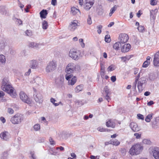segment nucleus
I'll list each match as a JSON object with an SVG mask.
<instances>
[{"instance_id":"nucleus-59","label":"nucleus","mask_w":159,"mask_h":159,"mask_svg":"<svg viewBox=\"0 0 159 159\" xmlns=\"http://www.w3.org/2000/svg\"><path fill=\"white\" fill-rule=\"evenodd\" d=\"M134 135V136H135V137L137 139L140 138L141 136V135L140 134H139L138 133H135Z\"/></svg>"},{"instance_id":"nucleus-32","label":"nucleus","mask_w":159,"mask_h":159,"mask_svg":"<svg viewBox=\"0 0 159 159\" xmlns=\"http://www.w3.org/2000/svg\"><path fill=\"white\" fill-rule=\"evenodd\" d=\"M42 28L44 30H46L48 27V23L45 20L42 22Z\"/></svg>"},{"instance_id":"nucleus-53","label":"nucleus","mask_w":159,"mask_h":159,"mask_svg":"<svg viewBox=\"0 0 159 159\" xmlns=\"http://www.w3.org/2000/svg\"><path fill=\"white\" fill-rule=\"evenodd\" d=\"M88 24L89 25H91L92 23V21L91 17L89 16L87 20Z\"/></svg>"},{"instance_id":"nucleus-19","label":"nucleus","mask_w":159,"mask_h":159,"mask_svg":"<svg viewBox=\"0 0 159 159\" xmlns=\"http://www.w3.org/2000/svg\"><path fill=\"white\" fill-rule=\"evenodd\" d=\"M77 26L76 21L72 22L69 26V29L72 31H73L76 28Z\"/></svg>"},{"instance_id":"nucleus-60","label":"nucleus","mask_w":159,"mask_h":159,"mask_svg":"<svg viewBox=\"0 0 159 159\" xmlns=\"http://www.w3.org/2000/svg\"><path fill=\"white\" fill-rule=\"evenodd\" d=\"M140 79L141 80L140 81H139V82H141L142 84H143L145 82L146 80L145 78L142 77Z\"/></svg>"},{"instance_id":"nucleus-12","label":"nucleus","mask_w":159,"mask_h":159,"mask_svg":"<svg viewBox=\"0 0 159 159\" xmlns=\"http://www.w3.org/2000/svg\"><path fill=\"white\" fill-rule=\"evenodd\" d=\"M150 150V152H152L153 156L155 159H159V148H151Z\"/></svg>"},{"instance_id":"nucleus-43","label":"nucleus","mask_w":159,"mask_h":159,"mask_svg":"<svg viewBox=\"0 0 159 159\" xmlns=\"http://www.w3.org/2000/svg\"><path fill=\"white\" fill-rule=\"evenodd\" d=\"M25 35H27V36H31L32 35V32L30 30H26L25 32Z\"/></svg>"},{"instance_id":"nucleus-39","label":"nucleus","mask_w":159,"mask_h":159,"mask_svg":"<svg viewBox=\"0 0 159 159\" xmlns=\"http://www.w3.org/2000/svg\"><path fill=\"white\" fill-rule=\"evenodd\" d=\"M105 40L107 43H109L110 42L111 39L109 35L107 34L105 35Z\"/></svg>"},{"instance_id":"nucleus-9","label":"nucleus","mask_w":159,"mask_h":159,"mask_svg":"<svg viewBox=\"0 0 159 159\" xmlns=\"http://www.w3.org/2000/svg\"><path fill=\"white\" fill-rule=\"evenodd\" d=\"M72 74H68L66 73L65 75L66 79L68 80V84L69 85H74L76 81V78L75 77H74L72 78L71 80L70 79L71 78L72 76Z\"/></svg>"},{"instance_id":"nucleus-47","label":"nucleus","mask_w":159,"mask_h":159,"mask_svg":"<svg viewBox=\"0 0 159 159\" xmlns=\"http://www.w3.org/2000/svg\"><path fill=\"white\" fill-rule=\"evenodd\" d=\"M143 143L145 144H150L151 143V141L150 140L148 139H144L143 140Z\"/></svg>"},{"instance_id":"nucleus-25","label":"nucleus","mask_w":159,"mask_h":159,"mask_svg":"<svg viewBox=\"0 0 159 159\" xmlns=\"http://www.w3.org/2000/svg\"><path fill=\"white\" fill-rule=\"evenodd\" d=\"M34 82L38 85L42 84H43V80L40 77H37L34 79Z\"/></svg>"},{"instance_id":"nucleus-56","label":"nucleus","mask_w":159,"mask_h":159,"mask_svg":"<svg viewBox=\"0 0 159 159\" xmlns=\"http://www.w3.org/2000/svg\"><path fill=\"white\" fill-rule=\"evenodd\" d=\"M8 112L10 114H12L14 113V110L11 108H9L7 109Z\"/></svg>"},{"instance_id":"nucleus-46","label":"nucleus","mask_w":159,"mask_h":159,"mask_svg":"<svg viewBox=\"0 0 159 159\" xmlns=\"http://www.w3.org/2000/svg\"><path fill=\"white\" fill-rule=\"evenodd\" d=\"M149 64V62L148 61H145L143 63L142 66L143 67H147L148 66Z\"/></svg>"},{"instance_id":"nucleus-4","label":"nucleus","mask_w":159,"mask_h":159,"mask_svg":"<svg viewBox=\"0 0 159 159\" xmlns=\"http://www.w3.org/2000/svg\"><path fill=\"white\" fill-rule=\"evenodd\" d=\"M69 56L70 57L75 60H78L81 57L80 52L75 49H70L69 52Z\"/></svg>"},{"instance_id":"nucleus-33","label":"nucleus","mask_w":159,"mask_h":159,"mask_svg":"<svg viewBox=\"0 0 159 159\" xmlns=\"http://www.w3.org/2000/svg\"><path fill=\"white\" fill-rule=\"evenodd\" d=\"M153 115V114L152 113H151L148 115L145 118V121L147 122H149L150 121L151 119L152 118Z\"/></svg>"},{"instance_id":"nucleus-35","label":"nucleus","mask_w":159,"mask_h":159,"mask_svg":"<svg viewBox=\"0 0 159 159\" xmlns=\"http://www.w3.org/2000/svg\"><path fill=\"white\" fill-rule=\"evenodd\" d=\"M79 10L78 9H77L75 7H72L71 8V11L72 14L73 15H75L76 13H77L78 12H79Z\"/></svg>"},{"instance_id":"nucleus-6","label":"nucleus","mask_w":159,"mask_h":159,"mask_svg":"<svg viewBox=\"0 0 159 159\" xmlns=\"http://www.w3.org/2000/svg\"><path fill=\"white\" fill-rule=\"evenodd\" d=\"M57 67L56 61L53 60L50 61L48 64L45 68L46 72L47 73L52 72L56 69Z\"/></svg>"},{"instance_id":"nucleus-38","label":"nucleus","mask_w":159,"mask_h":159,"mask_svg":"<svg viewBox=\"0 0 159 159\" xmlns=\"http://www.w3.org/2000/svg\"><path fill=\"white\" fill-rule=\"evenodd\" d=\"M116 8L117 6L116 5H115V6H114L110 10V12L109 14V16H112L113 13L116 11Z\"/></svg>"},{"instance_id":"nucleus-37","label":"nucleus","mask_w":159,"mask_h":159,"mask_svg":"<svg viewBox=\"0 0 159 159\" xmlns=\"http://www.w3.org/2000/svg\"><path fill=\"white\" fill-rule=\"evenodd\" d=\"M5 43L4 41H2L0 42V49L3 50L5 47Z\"/></svg>"},{"instance_id":"nucleus-42","label":"nucleus","mask_w":159,"mask_h":159,"mask_svg":"<svg viewBox=\"0 0 159 159\" xmlns=\"http://www.w3.org/2000/svg\"><path fill=\"white\" fill-rule=\"evenodd\" d=\"M115 69V66L113 65H111L108 67L107 70L108 71H111L114 70Z\"/></svg>"},{"instance_id":"nucleus-50","label":"nucleus","mask_w":159,"mask_h":159,"mask_svg":"<svg viewBox=\"0 0 159 159\" xmlns=\"http://www.w3.org/2000/svg\"><path fill=\"white\" fill-rule=\"evenodd\" d=\"M50 101L55 106H57L59 105L57 103H55V102L56 100L53 98H51L50 99Z\"/></svg>"},{"instance_id":"nucleus-22","label":"nucleus","mask_w":159,"mask_h":159,"mask_svg":"<svg viewBox=\"0 0 159 159\" xmlns=\"http://www.w3.org/2000/svg\"><path fill=\"white\" fill-rule=\"evenodd\" d=\"M48 14L47 11L44 9L42 10L39 13L41 18L44 19L46 18Z\"/></svg>"},{"instance_id":"nucleus-10","label":"nucleus","mask_w":159,"mask_h":159,"mask_svg":"<svg viewBox=\"0 0 159 159\" xmlns=\"http://www.w3.org/2000/svg\"><path fill=\"white\" fill-rule=\"evenodd\" d=\"M20 99L23 102L28 104L31 103V102L30 98L28 97L27 95L23 91L20 92Z\"/></svg>"},{"instance_id":"nucleus-36","label":"nucleus","mask_w":159,"mask_h":159,"mask_svg":"<svg viewBox=\"0 0 159 159\" xmlns=\"http://www.w3.org/2000/svg\"><path fill=\"white\" fill-rule=\"evenodd\" d=\"M121 44L119 42L116 43L113 46V48L116 50H118Z\"/></svg>"},{"instance_id":"nucleus-57","label":"nucleus","mask_w":159,"mask_h":159,"mask_svg":"<svg viewBox=\"0 0 159 159\" xmlns=\"http://www.w3.org/2000/svg\"><path fill=\"white\" fill-rule=\"evenodd\" d=\"M49 141L51 145H53L55 144V141L53 140L52 138L50 137L49 138Z\"/></svg>"},{"instance_id":"nucleus-45","label":"nucleus","mask_w":159,"mask_h":159,"mask_svg":"<svg viewBox=\"0 0 159 159\" xmlns=\"http://www.w3.org/2000/svg\"><path fill=\"white\" fill-rule=\"evenodd\" d=\"M75 103L78 105L82 106L83 105V103L81 100H76L75 101Z\"/></svg>"},{"instance_id":"nucleus-58","label":"nucleus","mask_w":159,"mask_h":159,"mask_svg":"<svg viewBox=\"0 0 159 159\" xmlns=\"http://www.w3.org/2000/svg\"><path fill=\"white\" fill-rule=\"evenodd\" d=\"M31 7V6L30 5H28L26 6V8L25 9V11L26 12H29V11L28 10Z\"/></svg>"},{"instance_id":"nucleus-48","label":"nucleus","mask_w":159,"mask_h":159,"mask_svg":"<svg viewBox=\"0 0 159 159\" xmlns=\"http://www.w3.org/2000/svg\"><path fill=\"white\" fill-rule=\"evenodd\" d=\"M138 29L139 32H143L144 30V27L143 26L140 25L138 27Z\"/></svg>"},{"instance_id":"nucleus-24","label":"nucleus","mask_w":159,"mask_h":159,"mask_svg":"<svg viewBox=\"0 0 159 159\" xmlns=\"http://www.w3.org/2000/svg\"><path fill=\"white\" fill-rule=\"evenodd\" d=\"M106 125L108 127H111L114 128L115 127V123L111 121V120H109L107 122Z\"/></svg>"},{"instance_id":"nucleus-23","label":"nucleus","mask_w":159,"mask_h":159,"mask_svg":"<svg viewBox=\"0 0 159 159\" xmlns=\"http://www.w3.org/2000/svg\"><path fill=\"white\" fill-rule=\"evenodd\" d=\"M158 74L157 73H151L149 77V79L152 81L154 80L157 78Z\"/></svg>"},{"instance_id":"nucleus-55","label":"nucleus","mask_w":159,"mask_h":159,"mask_svg":"<svg viewBox=\"0 0 159 159\" xmlns=\"http://www.w3.org/2000/svg\"><path fill=\"white\" fill-rule=\"evenodd\" d=\"M109 95L103 96L105 99H106L108 102H109L111 100V98L109 97Z\"/></svg>"},{"instance_id":"nucleus-5","label":"nucleus","mask_w":159,"mask_h":159,"mask_svg":"<svg viewBox=\"0 0 159 159\" xmlns=\"http://www.w3.org/2000/svg\"><path fill=\"white\" fill-rule=\"evenodd\" d=\"M24 119L23 115L17 113L11 119V121L13 124H17L20 123Z\"/></svg>"},{"instance_id":"nucleus-21","label":"nucleus","mask_w":159,"mask_h":159,"mask_svg":"<svg viewBox=\"0 0 159 159\" xmlns=\"http://www.w3.org/2000/svg\"><path fill=\"white\" fill-rule=\"evenodd\" d=\"M39 44L36 43L34 42H30L28 45L29 48H37L39 47Z\"/></svg>"},{"instance_id":"nucleus-28","label":"nucleus","mask_w":159,"mask_h":159,"mask_svg":"<svg viewBox=\"0 0 159 159\" xmlns=\"http://www.w3.org/2000/svg\"><path fill=\"white\" fill-rule=\"evenodd\" d=\"M102 94L103 96L110 95V93L109 90L108 88V86H106L105 87Z\"/></svg>"},{"instance_id":"nucleus-7","label":"nucleus","mask_w":159,"mask_h":159,"mask_svg":"<svg viewBox=\"0 0 159 159\" xmlns=\"http://www.w3.org/2000/svg\"><path fill=\"white\" fill-rule=\"evenodd\" d=\"M34 98L35 102L39 104L42 103L43 101L42 95L39 92H37L35 89H34Z\"/></svg>"},{"instance_id":"nucleus-49","label":"nucleus","mask_w":159,"mask_h":159,"mask_svg":"<svg viewBox=\"0 0 159 159\" xmlns=\"http://www.w3.org/2000/svg\"><path fill=\"white\" fill-rule=\"evenodd\" d=\"M98 12L99 15H102L103 13V10L102 8H100L98 10Z\"/></svg>"},{"instance_id":"nucleus-16","label":"nucleus","mask_w":159,"mask_h":159,"mask_svg":"<svg viewBox=\"0 0 159 159\" xmlns=\"http://www.w3.org/2000/svg\"><path fill=\"white\" fill-rule=\"evenodd\" d=\"M129 125L132 130L134 132H137L140 130V127L138 126L137 124L136 123L132 122Z\"/></svg>"},{"instance_id":"nucleus-31","label":"nucleus","mask_w":159,"mask_h":159,"mask_svg":"<svg viewBox=\"0 0 159 159\" xmlns=\"http://www.w3.org/2000/svg\"><path fill=\"white\" fill-rule=\"evenodd\" d=\"M30 158L31 159H36L37 157L35 154V152L34 151H31L30 152Z\"/></svg>"},{"instance_id":"nucleus-26","label":"nucleus","mask_w":159,"mask_h":159,"mask_svg":"<svg viewBox=\"0 0 159 159\" xmlns=\"http://www.w3.org/2000/svg\"><path fill=\"white\" fill-rule=\"evenodd\" d=\"M83 88V85L82 84H80L78 85L75 89V91L76 93H78L80 91L82 90Z\"/></svg>"},{"instance_id":"nucleus-14","label":"nucleus","mask_w":159,"mask_h":159,"mask_svg":"<svg viewBox=\"0 0 159 159\" xmlns=\"http://www.w3.org/2000/svg\"><path fill=\"white\" fill-rule=\"evenodd\" d=\"M153 64L155 66H159V51L155 54L153 58Z\"/></svg>"},{"instance_id":"nucleus-52","label":"nucleus","mask_w":159,"mask_h":159,"mask_svg":"<svg viewBox=\"0 0 159 159\" xmlns=\"http://www.w3.org/2000/svg\"><path fill=\"white\" fill-rule=\"evenodd\" d=\"M137 116L138 119H141L143 120H144V117L143 115L140 114H138Z\"/></svg>"},{"instance_id":"nucleus-41","label":"nucleus","mask_w":159,"mask_h":159,"mask_svg":"<svg viewBox=\"0 0 159 159\" xmlns=\"http://www.w3.org/2000/svg\"><path fill=\"white\" fill-rule=\"evenodd\" d=\"M102 27V25H99L97 27V29H98L97 32L98 34H100L102 32L101 30Z\"/></svg>"},{"instance_id":"nucleus-44","label":"nucleus","mask_w":159,"mask_h":159,"mask_svg":"<svg viewBox=\"0 0 159 159\" xmlns=\"http://www.w3.org/2000/svg\"><path fill=\"white\" fill-rule=\"evenodd\" d=\"M34 128L35 131H38L40 129V126L39 124H36L34 126Z\"/></svg>"},{"instance_id":"nucleus-30","label":"nucleus","mask_w":159,"mask_h":159,"mask_svg":"<svg viewBox=\"0 0 159 159\" xmlns=\"http://www.w3.org/2000/svg\"><path fill=\"white\" fill-rule=\"evenodd\" d=\"M6 59L5 56L2 54L0 55V62L2 64H5Z\"/></svg>"},{"instance_id":"nucleus-15","label":"nucleus","mask_w":159,"mask_h":159,"mask_svg":"<svg viewBox=\"0 0 159 159\" xmlns=\"http://www.w3.org/2000/svg\"><path fill=\"white\" fill-rule=\"evenodd\" d=\"M0 137L3 140L7 141L9 139L10 136L8 132L5 131L1 134Z\"/></svg>"},{"instance_id":"nucleus-54","label":"nucleus","mask_w":159,"mask_h":159,"mask_svg":"<svg viewBox=\"0 0 159 159\" xmlns=\"http://www.w3.org/2000/svg\"><path fill=\"white\" fill-rule=\"evenodd\" d=\"M157 2L156 0H151L150 2V4L152 5H155L157 4Z\"/></svg>"},{"instance_id":"nucleus-63","label":"nucleus","mask_w":159,"mask_h":159,"mask_svg":"<svg viewBox=\"0 0 159 159\" xmlns=\"http://www.w3.org/2000/svg\"><path fill=\"white\" fill-rule=\"evenodd\" d=\"M57 0H52L51 4L53 6H55L57 5Z\"/></svg>"},{"instance_id":"nucleus-34","label":"nucleus","mask_w":159,"mask_h":159,"mask_svg":"<svg viewBox=\"0 0 159 159\" xmlns=\"http://www.w3.org/2000/svg\"><path fill=\"white\" fill-rule=\"evenodd\" d=\"M143 85V84L141 83V82H138L137 87L139 92H141L143 89L142 87Z\"/></svg>"},{"instance_id":"nucleus-20","label":"nucleus","mask_w":159,"mask_h":159,"mask_svg":"<svg viewBox=\"0 0 159 159\" xmlns=\"http://www.w3.org/2000/svg\"><path fill=\"white\" fill-rule=\"evenodd\" d=\"M130 48V45L129 44H125L124 45L122 48L121 51L123 52H128Z\"/></svg>"},{"instance_id":"nucleus-11","label":"nucleus","mask_w":159,"mask_h":159,"mask_svg":"<svg viewBox=\"0 0 159 159\" xmlns=\"http://www.w3.org/2000/svg\"><path fill=\"white\" fill-rule=\"evenodd\" d=\"M119 39L120 43L124 44L127 42L129 39V37L126 34H121L119 35Z\"/></svg>"},{"instance_id":"nucleus-62","label":"nucleus","mask_w":159,"mask_h":159,"mask_svg":"<svg viewBox=\"0 0 159 159\" xmlns=\"http://www.w3.org/2000/svg\"><path fill=\"white\" fill-rule=\"evenodd\" d=\"M111 80L113 82H115L116 80V78L115 76H113L111 77Z\"/></svg>"},{"instance_id":"nucleus-40","label":"nucleus","mask_w":159,"mask_h":159,"mask_svg":"<svg viewBox=\"0 0 159 159\" xmlns=\"http://www.w3.org/2000/svg\"><path fill=\"white\" fill-rule=\"evenodd\" d=\"M110 143L115 146H118L119 145L120 142L117 140H115L113 141H111Z\"/></svg>"},{"instance_id":"nucleus-17","label":"nucleus","mask_w":159,"mask_h":159,"mask_svg":"<svg viewBox=\"0 0 159 159\" xmlns=\"http://www.w3.org/2000/svg\"><path fill=\"white\" fill-rule=\"evenodd\" d=\"M38 65V62L35 60H31L30 61V67L33 69H36Z\"/></svg>"},{"instance_id":"nucleus-18","label":"nucleus","mask_w":159,"mask_h":159,"mask_svg":"<svg viewBox=\"0 0 159 159\" xmlns=\"http://www.w3.org/2000/svg\"><path fill=\"white\" fill-rule=\"evenodd\" d=\"M158 11L157 9H155L150 11V16L151 18L153 20H155L156 19V14Z\"/></svg>"},{"instance_id":"nucleus-51","label":"nucleus","mask_w":159,"mask_h":159,"mask_svg":"<svg viewBox=\"0 0 159 159\" xmlns=\"http://www.w3.org/2000/svg\"><path fill=\"white\" fill-rule=\"evenodd\" d=\"M14 20H15L16 22H17L19 25H22V21L20 19L15 18Z\"/></svg>"},{"instance_id":"nucleus-29","label":"nucleus","mask_w":159,"mask_h":159,"mask_svg":"<svg viewBox=\"0 0 159 159\" xmlns=\"http://www.w3.org/2000/svg\"><path fill=\"white\" fill-rule=\"evenodd\" d=\"M58 153L53 148H50L49 150V154L53 155H56Z\"/></svg>"},{"instance_id":"nucleus-64","label":"nucleus","mask_w":159,"mask_h":159,"mask_svg":"<svg viewBox=\"0 0 159 159\" xmlns=\"http://www.w3.org/2000/svg\"><path fill=\"white\" fill-rule=\"evenodd\" d=\"M5 95L4 93L2 91H0V98H3Z\"/></svg>"},{"instance_id":"nucleus-8","label":"nucleus","mask_w":159,"mask_h":159,"mask_svg":"<svg viewBox=\"0 0 159 159\" xmlns=\"http://www.w3.org/2000/svg\"><path fill=\"white\" fill-rule=\"evenodd\" d=\"M64 78L63 75H60L55 80L56 86L59 88H64Z\"/></svg>"},{"instance_id":"nucleus-61","label":"nucleus","mask_w":159,"mask_h":159,"mask_svg":"<svg viewBox=\"0 0 159 159\" xmlns=\"http://www.w3.org/2000/svg\"><path fill=\"white\" fill-rule=\"evenodd\" d=\"M31 72V70L30 69H29L28 70V71L25 73V75H26V76H28L30 75V74Z\"/></svg>"},{"instance_id":"nucleus-3","label":"nucleus","mask_w":159,"mask_h":159,"mask_svg":"<svg viewBox=\"0 0 159 159\" xmlns=\"http://www.w3.org/2000/svg\"><path fill=\"white\" fill-rule=\"evenodd\" d=\"M143 149V147L140 144H136L133 145L129 151L130 154L134 155L139 154Z\"/></svg>"},{"instance_id":"nucleus-1","label":"nucleus","mask_w":159,"mask_h":159,"mask_svg":"<svg viewBox=\"0 0 159 159\" xmlns=\"http://www.w3.org/2000/svg\"><path fill=\"white\" fill-rule=\"evenodd\" d=\"M1 87L3 91L9 94L12 97L15 98L16 97V93L14 91L13 88L11 85L8 78H5L3 79Z\"/></svg>"},{"instance_id":"nucleus-27","label":"nucleus","mask_w":159,"mask_h":159,"mask_svg":"<svg viewBox=\"0 0 159 159\" xmlns=\"http://www.w3.org/2000/svg\"><path fill=\"white\" fill-rule=\"evenodd\" d=\"M8 153L7 151H5L3 152L1 155L0 159H7Z\"/></svg>"},{"instance_id":"nucleus-13","label":"nucleus","mask_w":159,"mask_h":159,"mask_svg":"<svg viewBox=\"0 0 159 159\" xmlns=\"http://www.w3.org/2000/svg\"><path fill=\"white\" fill-rule=\"evenodd\" d=\"M93 0H85L84 5V8L87 10H88L92 7L94 3Z\"/></svg>"},{"instance_id":"nucleus-2","label":"nucleus","mask_w":159,"mask_h":159,"mask_svg":"<svg viewBox=\"0 0 159 159\" xmlns=\"http://www.w3.org/2000/svg\"><path fill=\"white\" fill-rule=\"evenodd\" d=\"M80 70V66L73 63H69L66 66L65 72L66 73L72 74L74 72H79Z\"/></svg>"}]
</instances>
